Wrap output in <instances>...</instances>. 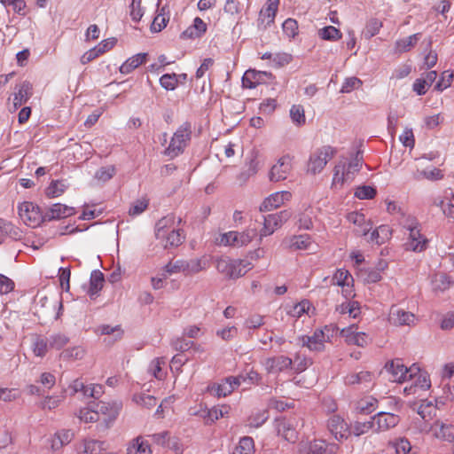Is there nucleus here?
Returning a JSON list of instances; mask_svg holds the SVG:
<instances>
[{"mask_svg":"<svg viewBox=\"0 0 454 454\" xmlns=\"http://www.w3.org/2000/svg\"><path fill=\"white\" fill-rule=\"evenodd\" d=\"M104 281V275L101 271H92L90 279V288L88 290V294L90 297L96 295L98 293V291L102 289Z\"/></svg>","mask_w":454,"mask_h":454,"instance_id":"obj_30","label":"nucleus"},{"mask_svg":"<svg viewBox=\"0 0 454 454\" xmlns=\"http://www.w3.org/2000/svg\"><path fill=\"white\" fill-rule=\"evenodd\" d=\"M454 74L450 71H444L442 74L441 80L435 84L434 89L437 90H443L444 89L450 86L452 80H453Z\"/></svg>","mask_w":454,"mask_h":454,"instance_id":"obj_64","label":"nucleus"},{"mask_svg":"<svg viewBox=\"0 0 454 454\" xmlns=\"http://www.w3.org/2000/svg\"><path fill=\"white\" fill-rule=\"evenodd\" d=\"M336 154V149L330 145L317 148L308 160L307 171L312 175L320 173L327 162Z\"/></svg>","mask_w":454,"mask_h":454,"instance_id":"obj_5","label":"nucleus"},{"mask_svg":"<svg viewBox=\"0 0 454 454\" xmlns=\"http://www.w3.org/2000/svg\"><path fill=\"white\" fill-rule=\"evenodd\" d=\"M216 270L229 278H239L252 269L251 263L244 260L222 257L216 260Z\"/></svg>","mask_w":454,"mask_h":454,"instance_id":"obj_3","label":"nucleus"},{"mask_svg":"<svg viewBox=\"0 0 454 454\" xmlns=\"http://www.w3.org/2000/svg\"><path fill=\"white\" fill-rule=\"evenodd\" d=\"M372 374L368 371H362L357 373H350L345 377L344 382L346 385H367L372 383Z\"/></svg>","mask_w":454,"mask_h":454,"instance_id":"obj_26","label":"nucleus"},{"mask_svg":"<svg viewBox=\"0 0 454 454\" xmlns=\"http://www.w3.org/2000/svg\"><path fill=\"white\" fill-rule=\"evenodd\" d=\"M16 91L13 94V111H16L31 98L33 94V86L28 81H24L15 87Z\"/></svg>","mask_w":454,"mask_h":454,"instance_id":"obj_17","label":"nucleus"},{"mask_svg":"<svg viewBox=\"0 0 454 454\" xmlns=\"http://www.w3.org/2000/svg\"><path fill=\"white\" fill-rule=\"evenodd\" d=\"M310 245V238L308 235L294 236L289 241V247L293 250L307 249Z\"/></svg>","mask_w":454,"mask_h":454,"instance_id":"obj_46","label":"nucleus"},{"mask_svg":"<svg viewBox=\"0 0 454 454\" xmlns=\"http://www.w3.org/2000/svg\"><path fill=\"white\" fill-rule=\"evenodd\" d=\"M318 35L322 39L328 41H336L341 38L340 31L333 26L320 29Z\"/></svg>","mask_w":454,"mask_h":454,"instance_id":"obj_49","label":"nucleus"},{"mask_svg":"<svg viewBox=\"0 0 454 454\" xmlns=\"http://www.w3.org/2000/svg\"><path fill=\"white\" fill-rule=\"evenodd\" d=\"M146 53H138L127 59L120 67L121 74H127L146 61Z\"/></svg>","mask_w":454,"mask_h":454,"instance_id":"obj_24","label":"nucleus"},{"mask_svg":"<svg viewBox=\"0 0 454 454\" xmlns=\"http://www.w3.org/2000/svg\"><path fill=\"white\" fill-rule=\"evenodd\" d=\"M442 177V170L437 168L422 170L417 176V179L426 178L431 181L440 180Z\"/></svg>","mask_w":454,"mask_h":454,"instance_id":"obj_55","label":"nucleus"},{"mask_svg":"<svg viewBox=\"0 0 454 454\" xmlns=\"http://www.w3.org/2000/svg\"><path fill=\"white\" fill-rule=\"evenodd\" d=\"M290 214L286 211H281L264 216L263 227L261 230L260 236L266 237L271 235L275 229L286 222Z\"/></svg>","mask_w":454,"mask_h":454,"instance_id":"obj_12","label":"nucleus"},{"mask_svg":"<svg viewBox=\"0 0 454 454\" xmlns=\"http://www.w3.org/2000/svg\"><path fill=\"white\" fill-rule=\"evenodd\" d=\"M74 214V208L63 205L61 203H56L52 206L50 211L46 214L45 217L49 220L66 218Z\"/></svg>","mask_w":454,"mask_h":454,"instance_id":"obj_28","label":"nucleus"},{"mask_svg":"<svg viewBox=\"0 0 454 454\" xmlns=\"http://www.w3.org/2000/svg\"><path fill=\"white\" fill-rule=\"evenodd\" d=\"M270 73L247 70L242 77V84L246 88L254 89L264 81V77H271Z\"/></svg>","mask_w":454,"mask_h":454,"instance_id":"obj_20","label":"nucleus"},{"mask_svg":"<svg viewBox=\"0 0 454 454\" xmlns=\"http://www.w3.org/2000/svg\"><path fill=\"white\" fill-rule=\"evenodd\" d=\"M436 411V407L432 402L423 401L418 409V413L425 421L431 419Z\"/></svg>","mask_w":454,"mask_h":454,"instance_id":"obj_44","label":"nucleus"},{"mask_svg":"<svg viewBox=\"0 0 454 454\" xmlns=\"http://www.w3.org/2000/svg\"><path fill=\"white\" fill-rule=\"evenodd\" d=\"M94 406L96 408L98 419H100V417H102V422L98 424L97 428L98 431L105 432L112 427L117 419L120 411L122 408V403L119 401H100L97 403H94Z\"/></svg>","mask_w":454,"mask_h":454,"instance_id":"obj_1","label":"nucleus"},{"mask_svg":"<svg viewBox=\"0 0 454 454\" xmlns=\"http://www.w3.org/2000/svg\"><path fill=\"white\" fill-rule=\"evenodd\" d=\"M385 371L389 374L388 380L392 382L402 383L406 380H413L419 373V368L415 364L407 368L401 359H395L387 362L385 365Z\"/></svg>","mask_w":454,"mask_h":454,"instance_id":"obj_4","label":"nucleus"},{"mask_svg":"<svg viewBox=\"0 0 454 454\" xmlns=\"http://www.w3.org/2000/svg\"><path fill=\"white\" fill-rule=\"evenodd\" d=\"M18 210L20 219L27 226L35 228L43 220L41 208L31 200H24L19 205Z\"/></svg>","mask_w":454,"mask_h":454,"instance_id":"obj_6","label":"nucleus"},{"mask_svg":"<svg viewBox=\"0 0 454 454\" xmlns=\"http://www.w3.org/2000/svg\"><path fill=\"white\" fill-rule=\"evenodd\" d=\"M302 345L312 351H322L325 348V342L331 340V336L324 330H316L312 336H302Z\"/></svg>","mask_w":454,"mask_h":454,"instance_id":"obj_11","label":"nucleus"},{"mask_svg":"<svg viewBox=\"0 0 454 454\" xmlns=\"http://www.w3.org/2000/svg\"><path fill=\"white\" fill-rule=\"evenodd\" d=\"M409 239L405 243L407 250L421 252L426 249L427 239L420 234V230L416 225H409Z\"/></svg>","mask_w":454,"mask_h":454,"instance_id":"obj_15","label":"nucleus"},{"mask_svg":"<svg viewBox=\"0 0 454 454\" xmlns=\"http://www.w3.org/2000/svg\"><path fill=\"white\" fill-rule=\"evenodd\" d=\"M290 116L295 124L299 126L305 124L306 118L302 106L294 105L290 109Z\"/></svg>","mask_w":454,"mask_h":454,"instance_id":"obj_51","label":"nucleus"},{"mask_svg":"<svg viewBox=\"0 0 454 454\" xmlns=\"http://www.w3.org/2000/svg\"><path fill=\"white\" fill-rule=\"evenodd\" d=\"M354 180V173L346 169V165L337 164L333 168V176L331 188L334 191L341 190L346 184H350Z\"/></svg>","mask_w":454,"mask_h":454,"instance_id":"obj_10","label":"nucleus"},{"mask_svg":"<svg viewBox=\"0 0 454 454\" xmlns=\"http://www.w3.org/2000/svg\"><path fill=\"white\" fill-rule=\"evenodd\" d=\"M376 404H377V400L373 397H369V398L361 400L358 403L357 409L362 413L368 414L374 411Z\"/></svg>","mask_w":454,"mask_h":454,"instance_id":"obj_62","label":"nucleus"},{"mask_svg":"<svg viewBox=\"0 0 454 454\" xmlns=\"http://www.w3.org/2000/svg\"><path fill=\"white\" fill-rule=\"evenodd\" d=\"M292 160L293 157L289 154L280 157L270 168L269 174L270 180L271 182H278L286 179L293 168Z\"/></svg>","mask_w":454,"mask_h":454,"instance_id":"obj_8","label":"nucleus"},{"mask_svg":"<svg viewBox=\"0 0 454 454\" xmlns=\"http://www.w3.org/2000/svg\"><path fill=\"white\" fill-rule=\"evenodd\" d=\"M356 328L355 325L343 328L340 331V335L345 338L346 342L349 345H356L362 348L367 346L369 343L368 336L363 332H356Z\"/></svg>","mask_w":454,"mask_h":454,"instance_id":"obj_16","label":"nucleus"},{"mask_svg":"<svg viewBox=\"0 0 454 454\" xmlns=\"http://www.w3.org/2000/svg\"><path fill=\"white\" fill-rule=\"evenodd\" d=\"M263 365L268 373H279L291 368L293 360L286 356H277L267 358Z\"/></svg>","mask_w":454,"mask_h":454,"instance_id":"obj_14","label":"nucleus"},{"mask_svg":"<svg viewBox=\"0 0 454 454\" xmlns=\"http://www.w3.org/2000/svg\"><path fill=\"white\" fill-rule=\"evenodd\" d=\"M67 185L63 181L56 180L52 181L46 189V195L51 198H57L65 192Z\"/></svg>","mask_w":454,"mask_h":454,"instance_id":"obj_47","label":"nucleus"},{"mask_svg":"<svg viewBox=\"0 0 454 454\" xmlns=\"http://www.w3.org/2000/svg\"><path fill=\"white\" fill-rule=\"evenodd\" d=\"M48 340L50 348L59 350L69 343L70 339L65 333H55L48 337Z\"/></svg>","mask_w":454,"mask_h":454,"instance_id":"obj_33","label":"nucleus"},{"mask_svg":"<svg viewBox=\"0 0 454 454\" xmlns=\"http://www.w3.org/2000/svg\"><path fill=\"white\" fill-rule=\"evenodd\" d=\"M338 450V444L327 443L320 439L311 442H301L299 445L301 454H336Z\"/></svg>","mask_w":454,"mask_h":454,"instance_id":"obj_7","label":"nucleus"},{"mask_svg":"<svg viewBox=\"0 0 454 454\" xmlns=\"http://www.w3.org/2000/svg\"><path fill=\"white\" fill-rule=\"evenodd\" d=\"M74 435L70 429H62L57 432L51 442L52 450H57L68 444L73 440Z\"/></svg>","mask_w":454,"mask_h":454,"instance_id":"obj_27","label":"nucleus"},{"mask_svg":"<svg viewBox=\"0 0 454 454\" xmlns=\"http://www.w3.org/2000/svg\"><path fill=\"white\" fill-rule=\"evenodd\" d=\"M166 243L164 244V247H178L184 240V235L181 233V230H171V231H165Z\"/></svg>","mask_w":454,"mask_h":454,"instance_id":"obj_31","label":"nucleus"},{"mask_svg":"<svg viewBox=\"0 0 454 454\" xmlns=\"http://www.w3.org/2000/svg\"><path fill=\"white\" fill-rule=\"evenodd\" d=\"M350 281H353L352 276L346 270H338L333 277V283L342 287L348 288Z\"/></svg>","mask_w":454,"mask_h":454,"instance_id":"obj_43","label":"nucleus"},{"mask_svg":"<svg viewBox=\"0 0 454 454\" xmlns=\"http://www.w3.org/2000/svg\"><path fill=\"white\" fill-rule=\"evenodd\" d=\"M232 247H240L249 244L256 235V231L247 229L242 232L232 231Z\"/></svg>","mask_w":454,"mask_h":454,"instance_id":"obj_25","label":"nucleus"},{"mask_svg":"<svg viewBox=\"0 0 454 454\" xmlns=\"http://www.w3.org/2000/svg\"><path fill=\"white\" fill-rule=\"evenodd\" d=\"M240 385V377L230 376L218 384L215 391L218 396H226Z\"/></svg>","mask_w":454,"mask_h":454,"instance_id":"obj_22","label":"nucleus"},{"mask_svg":"<svg viewBox=\"0 0 454 454\" xmlns=\"http://www.w3.org/2000/svg\"><path fill=\"white\" fill-rule=\"evenodd\" d=\"M160 85L167 90H174L178 84L177 74H165L160 78Z\"/></svg>","mask_w":454,"mask_h":454,"instance_id":"obj_52","label":"nucleus"},{"mask_svg":"<svg viewBox=\"0 0 454 454\" xmlns=\"http://www.w3.org/2000/svg\"><path fill=\"white\" fill-rule=\"evenodd\" d=\"M174 221L175 217L173 215H167L156 223L155 236L158 239L165 238V231H167L168 227H171L174 224Z\"/></svg>","mask_w":454,"mask_h":454,"instance_id":"obj_38","label":"nucleus"},{"mask_svg":"<svg viewBox=\"0 0 454 454\" xmlns=\"http://www.w3.org/2000/svg\"><path fill=\"white\" fill-rule=\"evenodd\" d=\"M77 417L84 423H92L98 421V416L94 406V403L90 404L89 408H82L79 411Z\"/></svg>","mask_w":454,"mask_h":454,"instance_id":"obj_40","label":"nucleus"},{"mask_svg":"<svg viewBox=\"0 0 454 454\" xmlns=\"http://www.w3.org/2000/svg\"><path fill=\"white\" fill-rule=\"evenodd\" d=\"M85 356V349L82 346H74L64 349L59 354V358L63 361L73 362L81 360Z\"/></svg>","mask_w":454,"mask_h":454,"instance_id":"obj_29","label":"nucleus"},{"mask_svg":"<svg viewBox=\"0 0 454 454\" xmlns=\"http://www.w3.org/2000/svg\"><path fill=\"white\" fill-rule=\"evenodd\" d=\"M260 168V161L257 158V153H252V157L247 164V168L245 172H242L239 179L241 181H246L252 176H254Z\"/></svg>","mask_w":454,"mask_h":454,"instance_id":"obj_39","label":"nucleus"},{"mask_svg":"<svg viewBox=\"0 0 454 454\" xmlns=\"http://www.w3.org/2000/svg\"><path fill=\"white\" fill-rule=\"evenodd\" d=\"M162 364H164L163 359L157 357L151 362L148 368L149 373L158 380H162L164 376L163 372H161Z\"/></svg>","mask_w":454,"mask_h":454,"instance_id":"obj_57","label":"nucleus"},{"mask_svg":"<svg viewBox=\"0 0 454 454\" xmlns=\"http://www.w3.org/2000/svg\"><path fill=\"white\" fill-rule=\"evenodd\" d=\"M115 174V168L113 166L102 167L95 174V178L101 182L110 180Z\"/></svg>","mask_w":454,"mask_h":454,"instance_id":"obj_60","label":"nucleus"},{"mask_svg":"<svg viewBox=\"0 0 454 454\" xmlns=\"http://www.w3.org/2000/svg\"><path fill=\"white\" fill-rule=\"evenodd\" d=\"M192 137V125L185 122L174 133L169 145L164 150V155L171 159L184 153Z\"/></svg>","mask_w":454,"mask_h":454,"instance_id":"obj_2","label":"nucleus"},{"mask_svg":"<svg viewBox=\"0 0 454 454\" xmlns=\"http://www.w3.org/2000/svg\"><path fill=\"white\" fill-rule=\"evenodd\" d=\"M230 408L228 406L213 407L204 415L206 424L214 423L221 418L228 414Z\"/></svg>","mask_w":454,"mask_h":454,"instance_id":"obj_36","label":"nucleus"},{"mask_svg":"<svg viewBox=\"0 0 454 454\" xmlns=\"http://www.w3.org/2000/svg\"><path fill=\"white\" fill-rule=\"evenodd\" d=\"M152 454L151 446L148 441L142 436L134 438L127 448V454Z\"/></svg>","mask_w":454,"mask_h":454,"instance_id":"obj_23","label":"nucleus"},{"mask_svg":"<svg viewBox=\"0 0 454 454\" xmlns=\"http://www.w3.org/2000/svg\"><path fill=\"white\" fill-rule=\"evenodd\" d=\"M279 0H268L267 7L264 11H261L260 14L269 19L268 24L273 23L278 11Z\"/></svg>","mask_w":454,"mask_h":454,"instance_id":"obj_53","label":"nucleus"},{"mask_svg":"<svg viewBox=\"0 0 454 454\" xmlns=\"http://www.w3.org/2000/svg\"><path fill=\"white\" fill-rule=\"evenodd\" d=\"M416 317L413 313L393 305L389 312V321L398 326H411L415 324Z\"/></svg>","mask_w":454,"mask_h":454,"instance_id":"obj_13","label":"nucleus"},{"mask_svg":"<svg viewBox=\"0 0 454 454\" xmlns=\"http://www.w3.org/2000/svg\"><path fill=\"white\" fill-rule=\"evenodd\" d=\"M164 269H165L166 272H168V274L178 273V272H185L186 273V270H190V263L188 262L183 261V260H178L174 262H169L168 264H166Z\"/></svg>","mask_w":454,"mask_h":454,"instance_id":"obj_48","label":"nucleus"},{"mask_svg":"<svg viewBox=\"0 0 454 454\" xmlns=\"http://www.w3.org/2000/svg\"><path fill=\"white\" fill-rule=\"evenodd\" d=\"M57 304H58L57 301H50L46 296L37 295L35 298V313L36 314H39V313L45 314L46 310L49 308L52 307L53 309H55ZM59 308L61 309L62 303L59 301Z\"/></svg>","mask_w":454,"mask_h":454,"instance_id":"obj_37","label":"nucleus"},{"mask_svg":"<svg viewBox=\"0 0 454 454\" xmlns=\"http://www.w3.org/2000/svg\"><path fill=\"white\" fill-rule=\"evenodd\" d=\"M134 401L137 404L148 409L154 407L157 403L154 396L146 394H139L134 395Z\"/></svg>","mask_w":454,"mask_h":454,"instance_id":"obj_56","label":"nucleus"},{"mask_svg":"<svg viewBox=\"0 0 454 454\" xmlns=\"http://www.w3.org/2000/svg\"><path fill=\"white\" fill-rule=\"evenodd\" d=\"M377 195V190L372 185H361L355 191L356 199H374Z\"/></svg>","mask_w":454,"mask_h":454,"instance_id":"obj_50","label":"nucleus"},{"mask_svg":"<svg viewBox=\"0 0 454 454\" xmlns=\"http://www.w3.org/2000/svg\"><path fill=\"white\" fill-rule=\"evenodd\" d=\"M49 348L48 339L45 340L41 338H37L33 344V352L36 356L43 357L46 355Z\"/></svg>","mask_w":454,"mask_h":454,"instance_id":"obj_58","label":"nucleus"},{"mask_svg":"<svg viewBox=\"0 0 454 454\" xmlns=\"http://www.w3.org/2000/svg\"><path fill=\"white\" fill-rule=\"evenodd\" d=\"M421 430L426 432L432 431L434 437L443 441H454V426L452 425H446L440 421H435L429 428H427V426H425Z\"/></svg>","mask_w":454,"mask_h":454,"instance_id":"obj_18","label":"nucleus"},{"mask_svg":"<svg viewBox=\"0 0 454 454\" xmlns=\"http://www.w3.org/2000/svg\"><path fill=\"white\" fill-rule=\"evenodd\" d=\"M164 11L165 7H162L160 12L154 18L151 25L153 32H160L167 26L168 18L165 17Z\"/></svg>","mask_w":454,"mask_h":454,"instance_id":"obj_54","label":"nucleus"},{"mask_svg":"<svg viewBox=\"0 0 454 454\" xmlns=\"http://www.w3.org/2000/svg\"><path fill=\"white\" fill-rule=\"evenodd\" d=\"M400 421L398 415L390 412L380 411L372 417V423L374 424V431L382 432L395 427Z\"/></svg>","mask_w":454,"mask_h":454,"instance_id":"obj_9","label":"nucleus"},{"mask_svg":"<svg viewBox=\"0 0 454 454\" xmlns=\"http://www.w3.org/2000/svg\"><path fill=\"white\" fill-rule=\"evenodd\" d=\"M277 432L285 440L294 442L297 440V432L293 424L286 419H278L276 424Z\"/></svg>","mask_w":454,"mask_h":454,"instance_id":"obj_21","label":"nucleus"},{"mask_svg":"<svg viewBox=\"0 0 454 454\" xmlns=\"http://www.w3.org/2000/svg\"><path fill=\"white\" fill-rule=\"evenodd\" d=\"M82 444L83 452L88 454H101L106 450V442L104 441L85 439Z\"/></svg>","mask_w":454,"mask_h":454,"instance_id":"obj_34","label":"nucleus"},{"mask_svg":"<svg viewBox=\"0 0 454 454\" xmlns=\"http://www.w3.org/2000/svg\"><path fill=\"white\" fill-rule=\"evenodd\" d=\"M348 220L361 227L360 232L362 235H366L372 230V224L370 223H365V216L361 213H349L348 215Z\"/></svg>","mask_w":454,"mask_h":454,"instance_id":"obj_32","label":"nucleus"},{"mask_svg":"<svg viewBox=\"0 0 454 454\" xmlns=\"http://www.w3.org/2000/svg\"><path fill=\"white\" fill-rule=\"evenodd\" d=\"M284 33L289 38H294V36L298 34V23L294 19H287L282 25Z\"/></svg>","mask_w":454,"mask_h":454,"instance_id":"obj_59","label":"nucleus"},{"mask_svg":"<svg viewBox=\"0 0 454 454\" xmlns=\"http://www.w3.org/2000/svg\"><path fill=\"white\" fill-rule=\"evenodd\" d=\"M254 443L250 436H244L240 439L239 446L232 454H254Z\"/></svg>","mask_w":454,"mask_h":454,"instance_id":"obj_42","label":"nucleus"},{"mask_svg":"<svg viewBox=\"0 0 454 454\" xmlns=\"http://www.w3.org/2000/svg\"><path fill=\"white\" fill-rule=\"evenodd\" d=\"M370 429H374V424L372 423V419L365 422L356 421L352 427L353 433L356 436L367 433Z\"/></svg>","mask_w":454,"mask_h":454,"instance_id":"obj_61","label":"nucleus"},{"mask_svg":"<svg viewBox=\"0 0 454 454\" xmlns=\"http://www.w3.org/2000/svg\"><path fill=\"white\" fill-rule=\"evenodd\" d=\"M63 396H46L41 403V408L43 410H53L57 408L62 402Z\"/></svg>","mask_w":454,"mask_h":454,"instance_id":"obj_63","label":"nucleus"},{"mask_svg":"<svg viewBox=\"0 0 454 454\" xmlns=\"http://www.w3.org/2000/svg\"><path fill=\"white\" fill-rule=\"evenodd\" d=\"M391 230L387 225H380L371 234V240L376 244H383L390 239Z\"/></svg>","mask_w":454,"mask_h":454,"instance_id":"obj_35","label":"nucleus"},{"mask_svg":"<svg viewBox=\"0 0 454 454\" xmlns=\"http://www.w3.org/2000/svg\"><path fill=\"white\" fill-rule=\"evenodd\" d=\"M419 40V34H414L407 38L396 41L395 49L399 52L409 51Z\"/></svg>","mask_w":454,"mask_h":454,"instance_id":"obj_41","label":"nucleus"},{"mask_svg":"<svg viewBox=\"0 0 454 454\" xmlns=\"http://www.w3.org/2000/svg\"><path fill=\"white\" fill-rule=\"evenodd\" d=\"M381 27H382V22L380 20H378L376 18L370 19L367 21L364 31V37L366 39H371L372 36H374L375 35H377L380 32Z\"/></svg>","mask_w":454,"mask_h":454,"instance_id":"obj_45","label":"nucleus"},{"mask_svg":"<svg viewBox=\"0 0 454 454\" xmlns=\"http://www.w3.org/2000/svg\"><path fill=\"white\" fill-rule=\"evenodd\" d=\"M327 427L336 440L348 437V426L339 415H333L328 419Z\"/></svg>","mask_w":454,"mask_h":454,"instance_id":"obj_19","label":"nucleus"}]
</instances>
